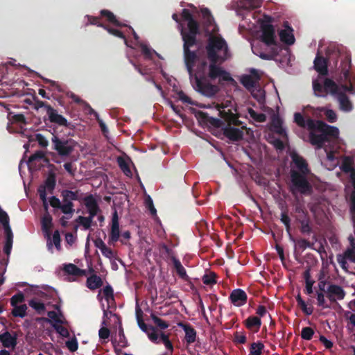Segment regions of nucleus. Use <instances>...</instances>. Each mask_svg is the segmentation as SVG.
Listing matches in <instances>:
<instances>
[{"instance_id": "1", "label": "nucleus", "mask_w": 355, "mask_h": 355, "mask_svg": "<svg viewBox=\"0 0 355 355\" xmlns=\"http://www.w3.org/2000/svg\"><path fill=\"white\" fill-rule=\"evenodd\" d=\"M189 9L182 10V17L187 26L180 24L181 35L184 41V60L189 74V79L193 88L200 94L211 97L218 91L219 87L216 83L234 84L231 75L222 67L217 66V62L222 63L231 57L227 43L218 33L210 12L207 8H201V14L205 26V31L209 35L206 45V52L210 63L208 64L205 58H201L193 51H191L196 42V35L198 33V24L193 19V15L198 10L193 6Z\"/></svg>"}, {"instance_id": "2", "label": "nucleus", "mask_w": 355, "mask_h": 355, "mask_svg": "<svg viewBox=\"0 0 355 355\" xmlns=\"http://www.w3.org/2000/svg\"><path fill=\"white\" fill-rule=\"evenodd\" d=\"M294 121L309 132V141L318 149L320 163L325 168L331 171L339 166L341 157L337 147L340 141L338 128L321 121L306 120L300 112L295 113Z\"/></svg>"}, {"instance_id": "3", "label": "nucleus", "mask_w": 355, "mask_h": 355, "mask_svg": "<svg viewBox=\"0 0 355 355\" xmlns=\"http://www.w3.org/2000/svg\"><path fill=\"white\" fill-rule=\"evenodd\" d=\"M313 91L317 96H325L329 93L336 98L339 103L340 110L345 112H351L353 110V104L346 96L348 92L355 94V70L344 68L340 74L338 85L331 80H324L320 78L313 82Z\"/></svg>"}, {"instance_id": "4", "label": "nucleus", "mask_w": 355, "mask_h": 355, "mask_svg": "<svg viewBox=\"0 0 355 355\" xmlns=\"http://www.w3.org/2000/svg\"><path fill=\"white\" fill-rule=\"evenodd\" d=\"M355 153L352 155L344 156L342 158L340 168L349 173V182L346 186V194L349 198L350 214L354 224L355 235ZM352 248H348L343 254L337 255V261L340 267L346 272L349 269L355 270V239L352 235L348 238Z\"/></svg>"}, {"instance_id": "5", "label": "nucleus", "mask_w": 355, "mask_h": 355, "mask_svg": "<svg viewBox=\"0 0 355 355\" xmlns=\"http://www.w3.org/2000/svg\"><path fill=\"white\" fill-rule=\"evenodd\" d=\"M215 107L223 121L221 119L209 116L206 113L199 112L198 117L202 122L217 128H223L225 122L227 123V126L224 128L225 135L233 141L241 139L243 135V129L244 126H242L241 128L230 126L231 124L237 125L241 123L238 117L241 116V114L237 110L234 102L227 101L221 105H216Z\"/></svg>"}, {"instance_id": "6", "label": "nucleus", "mask_w": 355, "mask_h": 355, "mask_svg": "<svg viewBox=\"0 0 355 355\" xmlns=\"http://www.w3.org/2000/svg\"><path fill=\"white\" fill-rule=\"evenodd\" d=\"M259 24L256 25V31H250L252 33L259 32V38L251 43L252 52L264 60H271L277 53L279 45L276 41L275 31L271 25L270 17H264L263 19H259Z\"/></svg>"}, {"instance_id": "7", "label": "nucleus", "mask_w": 355, "mask_h": 355, "mask_svg": "<svg viewBox=\"0 0 355 355\" xmlns=\"http://www.w3.org/2000/svg\"><path fill=\"white\" fill-rule=\"evenodd\" d=\"M101 15L102 17H105L106 21L112 25L113 27H110L109 26H103L99 22V18L93 17L89 15L86 16V18L87 19V22L86 24H94L98 26L103 27L109 33L116 37L123 38L127 46L132 49H135L136 47L140 48L142 53L145 55L146 58H150L153 55H157L159 58L160 57L159 55L155 52V51L152 49L147 44L139 42V37L135 31L132 28L128 27L127 29H128V31L132 33L135 37V42L130 44L125 38V32L122 30L125 26L116 19V17L112 12L107 10H102L101 11Z\"/></svg>"}, {"instance_id": "8", "label": "nucleus", "mask_w": 355, "mask_h": 355, "mask_svg": "<svg viewBox=\"0 0 355 355\" xmlns=\"http://www.w3.org/2000/svg\"><path fill=\"white\" fill-rule=\"evenodd\" d=\"M263 0H235L234 6L239 15H243V18L239 24L240 29L248 31H256V25L259 24V19H263L266 15L258 13L255 16V12L252 10L261 6Z\"/></svg>"}, {"instance_id": "9", "label": "nucleus", "mask_w": 355, "mask_h": 355, "mask_svg": "<svg viewBox=\"0 0 355 355\" xmlns=\"http://www.w3.org/2000/svg\"><path fill=\"white\" fill-rule=\"evenodd\" d=\"M98 296L100 299L101 309L103 311L101 327L98 331V335L101 339H107L110 336V331L107 328L110 324L109 320L111 318H114L118 321L119 319L116 315L113 313V309H115V302L112 288L110 286L105 287L99 292Z\"/></svg>"}, {"instance_id": "10", "label": "nucleus", "mask_w": 355, "mask_h": 355, "mask_svg": "<svg viewBox=\"0 0 355 355\" xmlns=\"http://www.w3.org/2000/svg\"><path fill=\"white\" fill-rule=\"evenodd\" d=\"M291 181L293 189L302 193L309 192L311 187L306 175L309 171L305 160L296 153H291Z\"/></svg>"}, {"instance_id": "11", "label": "nucleus", "mask_w": 355, "mask_h": 355, "mask_svg": "<svg viewBox=\"0 0 355 355\" xmlns=\"http://www.w3.org/2000/svg\"><path fill=\"white\" fill-rule=\"evenodd\" d=\"M0 223H1L6 234V243L4 252L9 255L12 246V232L9 225V217L8 214L0 208Z\"/></svg>"}, {"instance_id": "12", "label": "nucleus", "mask_w": 355, "mask_h": 355, "mask_svg": "<svg viewBox=\"0 0 355 355\" xmlns=\"http://www.w3.org/2000/svg\"><path fill=\"white\" fill-rule=\"evenodd\" d=\"M52 227V217L49 214H45L42 218V228L45 237L47 239V248L49 251H53V245L51 240V229Z\"/></svg>"}, {"instance_id": "13", "label": "nucleus", "mask_w": 355, "mask_h": 355, "mask_svg": "<svg viewBox=\"0 0 355 355\" xmlns=\"http://www.w3.org/2000/svg\"><path fill=\"white\" fill-rule=\"evenodd\" d=\"M55 186V179L53 177H49L44 184L41 185L38 189V193L41 200L43 202L44 207L47 208L46 196L51 193Z\"/></svg>"}, {"instance_id": "14", "label": "nucleus", "mask_w": 355, "mask_h": 355, "mask_svg": "<svg viewBox=\"0 0 355 355\" xmlns=\"http://www.w3.org/2000/svg\"><path fill=\"white\" fill-rule=\"evenodd\" d=\"M279 36L282 42L288 45L293 44L295 41L293 29L288 23H285L283 28L279 31Z\"/></svg>"}, {"instance_id": "15", "label": "nucleus", "mask_w": 355, "mask_h": 355, "mask_svg": "<svg viewBox=\"0 0 355 355\" xmlns=\"http://www.w3.org/2000/svg\"><path fill=\"white\" fill-rule=\"evenodd\" d=\"M55 149L61 155H67L73 150V146L69 141H60L58 137L54 136L52 139Z\"/></svg>"}, {"instance_id": "16", "label": "nucleus", "mask_w": 355, "mask_h": 355, "mask_svg": "<svg viewBox=\"0 0 355 355\" xmlns=\"http://www.w3.org/2000/svg\"><path fill=\"white\" fill-rule=\"evenodd\" d=\"M259 78L258 72L253 69L250 75H244L241 77V81L245 87L249 90H252Z\"/></svg>"}, {"instance_id": "17", "label": "nucleus", "mask_w": 355, "mask_h": 355, "mask_svg": "<svg viewBox=\"0 0 355 355\" xmlns=\"http://www.w3.org/2000/svg\"><path fill=\"white\" fill-rule=\"evenodd\" d=\"M41 107L44 106L46 109V112L49 120L60 125H66L67 120L62 115L58 114V112L49 105H44L43 103H41Z\"/></svg>"}, {"instance_id": "18", "label": "nucleus", "mask_w": 355, "mask_h": 355, "mask_svg": "<svg viewBox=\"0 0 355 355\" xmlns=\"http://www.w3.org/2000/svg\"><path fill=\"white\" fill-rule=\"evenodd\" d=\"M120 236L119 217L115 211L112 216V227L110 235V243H114L119 240Z\"/></svg>"}, {"instance_id": "19", "label": "nucleus", "mask_w": 355, "mask_h": 355, "mask_svg": "<svg viewBox=\"0 0 355 355\" xmlns=\"http://www.w3.org/2000/svg\"><path fill=\"white\" fill-rule=\"evenodd\" d=\"M322 112H324V115L326 116V119L328 120L330 123H334L337 120V115L336 112L331 110L326 107H317L313 108V114L317 117L322 116Z\"/></svg>"}, {"instance_id": "20", "label": "nucleus", "mask_w": 355, "mask_h": 355, "mask_svg": "<svg viewBox=\"0 0 355 355\" xmlns=\"http://www.w3.org/2000/svg\"><path fill=\"white\" fill-rule=\"evenodd\" d=\"M314 67L320 75L315 80H313V83L318 80L320 78H323L324 80H328L324 77V75L327 72V62L324 58L317 56L314 60Z\"/></svg>"}, {"instance_id": "21", "label": "nucleus", "mask_w": 355, "mask_h": 355, "mask_svg": "<svg viewBox=\"0 0 355 355\" xmlns=\"http://www.w3.org/2000/svg\"><path fill=\"white\" fill-rule=\"evenodd\" d=\"M329 298L332 301L341 300L345 296V292L342 287L337 285H331L328 288Z\"/></svg>"}, {"instance_id": "22", "label": "nucleus", "mask_w": 355, "mask_h": 355, "mask_svg": "<svg viewBox=\"0 0 355 355\" xmlns=\"http://www.w3.org/2000/svg\"><path fill=\"white\" fill-rule=\"evenodd\" d=\"M230 298L235 306H240L246 302L247 295L241 289H235L232 292Z\"/></svg>"}, {"instance_id": "23", "label": "nucleus", "mask_w": 355, "mask_h": 355, "mask_svg": "<svg viewBox=\"0 0 355 355\" xmlns=\"http://www.w3.org/2000/svg\"><path fill=\"white\" fill-rule=\"evenodd\" d=\"M85 205L88 209L89 215L94 217L98 211V207L96 200L92 196H88L85 198Z\"/></svg>"}, {"instance_id": "24", "label": "nucleus", "mask_w": 355, "mask_h": 355, "mask_svg": "<svg viewBox=\"0 0 355 355\" xmlns=\"http://www.w3.org/2000/svg\"><path fill=\"white\" fill-rule=\"evenodd\" d=\"M117 162L124 174L128 177H130L132 175L130 168L131 164L130 159L127 157H118Z\"/></svg>"}, {"instance_id": "25", "label": "nucleus", "mask_w": 355, "mask_h": 355, "mask_svg": "<svg viewBox=\"0 0 355 355\" xmlns=\"http://www.w3.org/2000/svg\"><path fill=\"white\" fill-rule=\"evenodd\" d=\"M271 128L274 132H277L282 137H286V132L284 128H283L282 121L278 116L273 118Z\"/></svg>"}, {"instance_id": "26", "label": "nucleus", "mask_w": 355, "mask_h": 355, "mask_svg": "<svg viewBox=\"0 0 355 355\" xmlns=\"http://www.w3.org/2000/svg\"><path fill=\"white\" fill-rule=\"evenodd\" d=\"M0 340L5 347H13L16 345L15 338L8 332L0 334Z\"/></svg>"}, {"instance_id": "27", "label": "nucleus", "mask_w": 355, "mask_h": 355, "mask_svg": "<svg viewBox=\"0 0 355 355\" xmlns=\"http://www.w3.org/2000/svg\"><path fill=\"white\" fill-rule=\"evenodd\" d=\"M28 304L40 314L43 313L45 311L44 304L38 299L34 298L31 300Z\"/></svg>"}, {"instance_id": "28", "label": "nucleus", "mask_w": 355, "mask_h": 355, "mask_svg": "<svg viewBox=\"0 0 355 355\" xmlns=\"http://www.w3.org/2000/svg\"><path fill=\"white\" fill-rule=\"evenodd\" d=\"M60 209L66 215L67 219H69L71 218L72 214L74 211V209L73 208L72 202H70V201L63 202L61 204Z\"/></svg>"}, {"instance_id": "29", "label": "nucleus", "mask_w": 355, "mask_h": 355, "mask_svg": "<svg viewBox=\"0 0 355 355\" xmlns=\"http://www.w3.org/2000/svg\"><path fill=\"white\" fill-rule=\"evenodd\" d=\"M64 270L69 275H72L75 276H81L84 274L83 270H80L76 266L72 263L64 265Z\"/></svg>"}, {"instance_id": "30", "label": "nucleus", "mask_w": 355, "mask_h": 355, "mask_svg": "<svg viewBox=\"0 0 355 355\" xmlns=\"http://www.w3.org/2000/svg\"><path fill=\"white\" fill-rule=\"evenodd\" d=\"M162 334H164L153 327L151 328L150 331H148L147 336L152 342L159 343L162 341V339L160 338Z\"/></svg>"}, {"instance_id": "31", "label": "nucleus", "mask_w": 355, "mask_h": 355, "mask_svg": "<svg viewBox=\"0 0 355 355\" xmlns=\"http://www.w3.org/2000/svg\"><path fill=\"white\" fill-rule=\"evenodd\" d=\"M87 284L90 289H96L101 285V279L99 277L93 275L87 279Z\"/></svg>"}, {"instance_id": "32", "label": "nucleus", "mask_w": 355, "mask_h": 355, "mask_svg": "<svg viewBox=\"0 0 355 355\" xmlns=\"http://www.w3.org/2000/svg\"><path fill=\"white\" fill-rule=\"evenodd\" d=\"M27 306L26 304L13 306L12 313L15 317L24 318L26 314Z\"/></svg>"}, {"instance_id": "33", "label": "nucleus", "mask_w": 355, "mask_h": 355, "mask_svg": "<svg viewBox=\"0 0 355 355\" xmlns=\"http://www.w3.org/2000/svg\"><path fill=\"white\" fill-rule=\"evenodd\" d=\"M296 300L298 306L302 309L304 313L306 315L312 314L313 309L311 306H308L300 295H297Z\"/></svg>"}, {"instance_id": "34", "label": "nucleus", "mask_w": 355, "mask_h": 355, "mask_svg": "<svg viewBox=\"0 0 355 355\" xmlns=\"http://www.w3.org/2000/svg\"><path fill=\"white\" fill-rule=\"evenodd\" d=\"M141 314H142V311L140 310V309L137 308L136 309V315H137V323L140 327V329L146 333V334H148V331H150V329L151 328H153L152 327H148L142 320L141 319Z\"/></svg>"}, {"instance_id": "35", "label": "nucleus", "mask_w": 355, "mask_h": 355, "mask_svg": "<svg viewBox=\"0 0 355 355\" xmlns=\"http://www.w3.org/2000/svg\"><path fill=\"white\" fill-rule=\"evenodd\" d=\"M51 243L53 245V251H50L51 252H54V248L58 250H60L61 245H60V236L58 231L54 232L52 237H51Z\"/></svg>"}, {"instance_id": "36", "label": "nucleus", "mask_w": 355, "mask_h": 355, "mask_svg": "<svg viewBox=\"0 0 355 355\" xmlns=\"http://www.w3.org/2000/svg\"><path fill=\"white\" fill-rule=\"evenodd\" d=\"M184 331H185V340L188 343H192L196 340V331L195 330L190 327L185 326L184 327Z\"/></svg>"}, {"instance_id": "37", "label": "nucleus", "mask_w": 355, "mask_h": 355, "mask_svg": "<svg viewBox=\"0 0 355 355\" xmlns=\"http://www.w3.org/2000/svg\"><path fill=\"white\" fill-rule=\"evenodd\" d=\"M93 218L92 215H89V217L79 216L76 221L79 225L83 227L84 230H87L91 227Z\"/></svg>"}, {"instance_id": "38", "label": "nucleus", "mask_w": 355, "mask_h": 355, "mask_svg": "<svg viewBox=\"0 0 355 355\" xmlns=\"http://www.w3.org/2000/svg\"><path fill=\"white\" fill-rule=\"evenodd\" d=\"M246 324L250 329H258L261 325V320L257 317H250L246 320Z\"/></svg>"}, {"instance_id": "39", "label": "nucleus", "mask_w": 355, "mask_h": 355, "mask_svg": "<svg viewBox=\"0 0 355 355\" xmlns=\"http://www.w3.org/2000/svg\"><path fill=\"white\" fill-rule=\"evenodd\" d=\"M264 345L261 342L253 343L250 347V353L252 355H261Z\"/></svg>"}, {"instance_id": "40", "label": "nucleus", "mask_w": 355, "mask_h": 355, "mask_svg": "<svg viewBox=\"0 0 355 355\" xmlns=\"http://www.w3.org/2000/svg\"><path fill=\"white\" fill-rule=\"evenodd\" d=\"M250 117L257 122H263L266 121V116L262 113H257L252 109H248Z\"/></svg>"}, {"instance_id": "41", "label": "nucleus", "mask_w": 355, "mask_h": 355, "mask_svg": "<svg viewBox=\"0 0 355 355\" xmlns=\"http://www.w3.org/2000/svg\"><path fill=\"white\" fill-rule=\"evenodd\" d=\"M173 263L176 272L180 275V277L182 278H185L187 277L186 270L181 263L178 259H174Z\"/></svg>"}, {"instance_id": "42", "label": "nucleus", "mask_w": 355, "mask_h": 355, "mask_svg": "<svg viewBox=\"0 0 355 355\" xmlns=\"http://www.w3.org/2000/svg\"><path fill=\"white\" fill-rule=\"evenodd\" d=\"M29 139L37 141L39 144L42 147L47 146L49 144L47 139L41 134H34L33 135H31Z\"/></svg>"}, {"instance_id": "43", "label": "nucleus", "mask_w": 355, "mask_h": 355, "mask_svg": "<svg viewBox=\"0 0 355 355\" xmlns=\"http://www.w3.org/2000/svg\"><path fill=\"white\" fill-rule=\"evenodd\" d=\"M48 316L49 317L50 319L55 321L56 322L55 324H64L66 322L63 316L60 314L57 313L55 311H49L48 313Z\"/></svg>"}, {"instance_id": "44", "label": "nucleus", "mask_w": 355, "mask_h": 355, "mask_svg": "<svg viewBox=\"0 0 355 355\" xmlns=\"http://www.w3.org/2000/svg\"><path fill=\"white\" fill-rule=\"evenodd\" d=\"M53 327L62 337H68L69 336L67 329L62 326L61 323L53 324Z\"/></svg>"}, {"instance_id": "45", "label": "nucleus", "mask_w": 355, "mask_h": 355, "mask_svg": "<svg viewBox=\"0 0 355 355\" xmlns=\"http://www.w3.org/2000/svg\"><path fill=\"white\" fill-rule=\"evenodd\" d=\"M62 196L63 198V202H71L76 198V194L74 192L67 190L62 192Z\"/></svg>"}, {"instance_id": "46", "label": "nucleus", "mask_w": 355, "mask_h": 355, "mask_svg": "<svg viewBox=\"0 0 355 355\" xmlns=\"http://www.w3.org/2000/svg\"><path fill=\"white\" fill-rule=\"evenodd\" d=\"M203 283L206 285H212L216 283L215 274L209 272L202 277Z\"/></svg>"}, {"instance_id": "47", "label": "nucleus", "mask_w": 355, "mask_h": 355, "mask_svg": "<svg viewBox=\"0 0 355 355\" xmlns=\"http://www.w3.org/2000/svg\"><path fill=\"white\" fill-rule=\"evenodd\" d=\"M10 121H13L14 122L19 123L20 125L22 123H25V119L24 115L22 114H12L10 113L8 116Z\"/></svg>"}, {"instance_id": "48", "label": "nucleus", "mask_w": 355, "mask_h": 355, "mask_svg": "<svg viewBox=\"0 0 355 355\" xmlns=\"http://www.w3.org/2000/svg\"><path fill=\"white\" fill-rule=\"evenodd\" d=\"M313 335V330L311 327H304L302 330L301 336L303 339L311 340Z\"/></svg>"}, {"instance_id": "49", "label": "nucleus", "mask_w": 355, "mask_h": 355, "mask_svg": "<svg viewBox=\"0 0 355 355\" xmlns=\"http://www.w3.org/2000/svg\"><path fill=\"white\" fill-rule=\"evenodd\" d=\"M24 300V297L22 293H18L12 297L10 300V304L12 306H17L19 304L23 302Z\"/></svg>"}, {"instance_id": "50", "label": "nucleus", "mask_w": 355, "mask_h": 355, "mask_svg": "<svg viewBox=\"0 0 355 355\" xmlns=\"http://www.w3.org/2000/svg\"><path fill=\"white\" fill-rule=\"evenodd\" d=\"M146 207L148 209L150 214L153 216L156 215L157 211L153 205V200L150 196H148L145 200Z\"/></svg>"}, {"instance_id": "51", "label": "nucleus", "mask_w": 355, "mask_h": 355, "mask_svg": "<svg viewBox=\"0 0 355 355\" xmlns=\"http://www.w3.org/2000/svg\"><path fill=\"white\" fill-rule=\"evenodd\" d=\"M66 346L72 352L78 349V341L76 338H73L66 342Z\"/></svg>"}, {"instance_id": "52", "label": "nucleus", "mask_w": 355, "mask_h": 355, "mask_svg": "<svg viewBox=\"0 0 355 355\" xmlns=\"http://www.w3.org/2000/svg\"><path fill=\"white\" fill-rule=\"evenodd\" d=\"M178 96L179 99L184 103H187L191 105L194 104V102L182 91L178 92Z\"/></svg>"}, {"instance_id": "53", "label": "nucleus", "mask_w": 355, "mask_h": 355, "mask_svg": "<svg viewBox=\"0 0 355 355\" xmlns=\"http://www.w3.org/2000/svg\"><path fill=\"white\" fill-rule=\"evenodd\" d=\"M153 320L154 323L162 329H164L168 326L167 323L156 316L153 317Z\"/></svg>"}, {"instance_id": "54", "label": "nucleus", "mask_w": 355, "mask_h": 355, "mask_svg": "<svg viewBox=\"0 0 355 355\" xmlns=\"http://www.w3.org/2000/svg\"><path fill=\"white\" fill-rule=\"evenodd\" d=\"M101 252L107 258L112 259L114 257V252L107 246L103 248Z\"/></svg>"}, {"instance_id": "55", "label": "nucleus", "mask_w": 355, "mask_h": 355, "mask_svg": "<svg viewBox=\"0 0 355 355\" xmlns=\"http://www.w3.org/2000/svg\"><path fill=\"white\" fill-rule=\"evenodd\" d=\"M308 275H309V272H306V291L308 294H311L312 292H313V282H312L311 280L309 279L308 278Z\"/></svg>"}, {"instance_id": "56", "label": "nucleus", "mask_w": 355, "mask_h": 355, "mask_svg": "<svg viewBox=\"0 0 355 355\" xmlns=\"http://www.w3.org/2000/svg\"><path fill=\"white\" fill-rule=\"evenodd\" d=\"M160 338L162 339V342L164 344L166 347L168 349H172V344L171 343L168 338L165 334H162Z\"/></svg>"}, {"instance_id": "57", "label": "nucleus", "mask_w": 355, "mask_h": 355, "mask_svg": "<svg viewBox=\"0 0 355 355\" xmlns=\"http://www.w3.org/2000/svg\"><path fill=\"white\" fill-rule=\"evenodd\" d=\"M49 202L50 205L54 208H60L62 204L60 200L55 197H51Z\"/></svg>"}, {"instance_id": "58", "label": "nucleus", "mask_w": 355, "mask_h": 355, "mask_svg": "<svg viewBox=\"0 0 355 355\" xmlns=\"http://www.w3.org/2000/svg\"><path fill=\"white\" fill-rule=\"evenodd\" d=\"M317 301H318V304L320 306H322V307L325 306H324L325 300H324V295L323 293H318Z\"/></svg>"}, {"instance_id": "59", "label": "nucleus", "mask_w": 355, "mask_h": 355, "mask_svg": "<svg viewBox=\"0 0 355 355\" xmlns=\"http://www.w3.org/2000/svg\"><path fill=\"white\" fill-rule=\"evenodd\" d=\"M320 340L325 346V347L327 348V349L331 348L332 347V345H333L332 342L329 340L324 336H320Z\"/></svg>"}, {"instance_id": "60", "label": "nucleus", "mask_w": 355, "mask_h": 355, "mask_svg": "<svg viewBox=\"0 0 355 355\" xmlns=\"http://www.w3.org/2000/svg\"><path fill=\"white\" fill-rule=\"evenodd\" d=\"M64 169L69 173L73 175L74 173V168L73 166V164L71 162H67L64 164Z\"/></svg>"}, {"instance_id": "61", "label": "nucleus", "mask_w": 355, "mask_h": 355, "mask_svg": "<svg viewBox=\"0 0 355 355\" xmlns=\"http://www.w3.org/2000/svg\"><path fill=\"white\" fill-rule=\"evenodd\" d=\"M65 240L69 245H71L75 242L76 238L72 234L68 233L65 236Z\"/></svg>"}, {"instance_id": "62", "label": "nucleus", "mask_w": 355, "mask_h": 355, "mask_svg": "<svg viewBox=\"0 0 355 355\" xmlns=\"http://www.w3.org/2000/svg\"><path fill=\"white\" fill-rule=\"evenodd\" d=\"M311 210L316 216H319L321 211H324L323 209L320 207V206H311Z\"/></svg>"}, {"instance_id": "63", "label": "nucleus", "mask_w": 355, "mask_h": 355, "mask_svg": "<svg viewBox=\"0 0 355 355\" xmlns=\"http://www.w3.org/2000/svg\"><path fill=\"white\" fill-rule=\"evenodd\" d=\"M44 157V153L42 152H37L35 155H32L30 159L29 162H33L37 159H42Z\"/></svg>"}, {"instance_id": "64", "label": "nucleus", "mask_w": 355, "mask_h": 355, "mask_svg": "<svg viewBox=\"0 0 355 355\" xmlns=\"http://www.w3.org/2000/svg\"><path fill=\"white\" fill-rule=\"evenodd\" d=\"M95 245L101 251L103 248H104L106 245L101 239H98L95 241Z\"/></svg>"}]
</instances>
